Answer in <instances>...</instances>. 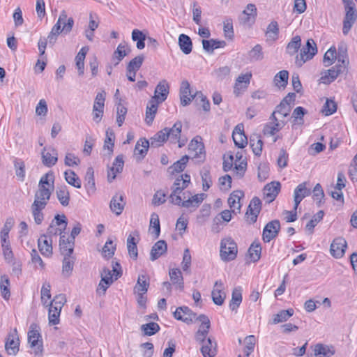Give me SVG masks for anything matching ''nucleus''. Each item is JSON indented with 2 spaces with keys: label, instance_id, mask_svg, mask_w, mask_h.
<instances>
[{
  "label": "nucleus",
  "instance_id": "1",
  "mask_svg": "<svg viewBox=\"0 0 357 357\" xmlns=\"http://www.w3.org/2000/svg\"><path fill=\"white\" fill-rule=\"evenodd\" d=\"M54 189L38 188L34 195V201L31 206V214L36 225L42 224L44 220L43 210L47 206Z\"/></svg>",
  "mask_w": 357,
  "mask_h": 357
},
{
  "label": "nucleus",
  "instance_id": "2",
  "mask_svg": "<svg viewBox=\"0 0 357 357\" xmlns=\"http://www.w3.org/2000/svg\"><path fill=\"white\" fill-rule=\"evenodd\" d=\"M73 25L74 20L73 17L68 18L66 12L65 10H62L56 23L53 26L47 36L49 43L54 44L60 33H69L71 31Z\"/></svg>",
  "mask_w": 357,
  "mask_h": 357
},
{
  "label": "nucleus",
  "instance_id": "3",
  "mask_svg": "<svg viewBox=\"0 0 357 357\" xmlns=\"http://www.w3.org/2000/svg\"><path fill=\"white\" fill-rule=\"evenodd\" d=\"M238 248L231 238H222L220 241V257L224 261H229L236 259Z\"/></svg>",
  "mask_w": 357,
  "mask_h": 357
},
{
  "label": "nucleus",
  "instance_id": "4",
  "mask_svg": "<svg viewBox=\"0 0 357 357\" xmlns=\"http://www.w3.org/2000/svg\"><path fill=\"white\" fill-rule=\"evenodd\" d=\"M185 193H183V199H186ZM206 197V195L204 193L197 194L191 197H188L187 199L183 200L181 197H176L174 200L171 202L173 204L182 206L184 208H189L190 211H195L204 199Z\"/></svg>",
  "mask_w": 357,
  "mask_h": 357
},
{
  "label": "nucleus",
  "instance_id": "5",
  "mask_svg": "<svg viewBox=\"0 0 357 357\" xmlns=\"http://www.w3.org/2000/svg\"><path fill=\"white\" fill-rule=\"evenodd\" d=\"M317 53V45L313 39H308L305 46L301 50L300 54L296 56L295 63L301 67L306 61L312 59Z\"/></svg>",
  "mask_w": 357,
  "mask_h": 357
},
{
  "label": "nucleus",
  "instance_id": "6",
  "mask_svg": "<svg viewBox=\"0 0 357 357\" xmlns=\"http://www.w3.org/2000/svg\"><path fill=\"white\" fill-rule=\"evenodd\" d=\"M40 337L38 326L32 324L28 332V342L30 347L34 351L35 355L40 354L43 351V343L42 340H40Z\"/></svg>",
  "mask_w": 357,
  "mask_h": 357
},
{
  "label": "nucleus",
  "instance_id": "7",
  "mask_svg": "<svg viewBox=\"0 0 357 357\" xmlns=\"http://www.w3.org/2000/svg\"><path fill=\"white\" fill-rule=\"evenodd\" d=\"M190 183V175L185 174L177 177L172 187V191L169 196L170 201L172 202L176 197H181L180 194L183 190L188 188Z\"/></svg>",
  "mask_w": 357,
  "mask_h": 357
},
{
  "label": "nucleus",
  "instance_id": "8",
  "mask_svg": "<svg viewBox=\"0 0 357 357\" xmlns=\"http://www.w3.org/2000/svg\"><path fill=\"white\" fill-rule=\"evenodd\" d=\"M347 68L344 64L337 63L335 66L327 70L321 77V80L324 84H330L333 82L340 75L346 73Z\"/></svg>",
  "mask_w": 357,
  "mask_h": 357
},
{
  "label": "nucleus",
  "instance_id": "9",
  "mask_svg": "<svg viewBox=\"0 0 357 357\" xmlns=\"http://www.w3.org/2000/svg\"><path fill=\"white\" fill-rule=\"evenodd\" d=\"M196 320L199 321L201 324L195 334V340L198 342H204L211 328V321L208 317L203 314L198 316Z\"/></svg>",
  "mask_w": 357,
  "mask_h": 357
},
{
  "label": "nucleus",
  "instance_id": "10",
  "mask_svg": "<svg viewBox=\"0 0 357 357\" xmlns=\"http://www.w3.org/2000/svg\"><path fill=\"white\" fill-rule=\"evenodd\" d=\"M257 15V11L255 5L249 3L247 5L246 9L239 16V22L244 26H250L255 22Z\"/></svg>",
  "mask_w": 357,
  "mask_h": 357
},
{
  "label": "nucleus",
  "instance_id": "11",
  "mask_svg": "<svg viewBox=\"0 0 357 357\" xmlns=\"http://www.w3.org/2000/svg\"><path fill=\"white\" fill-rule=\"evenodd\" d=\"M280 229V221L274 220L266 224L263 230L262 238L264 242L268 243L275 238Z\"/></svg>",
  "mask_w": 357,
  "mask_h": 357
},
{
  "label": "nucleus",
  "instance_id": "12",
  "mask_svg": "<svg viewBox=\"0 0 357 357\" xmlns=\"http://www.w3.org/2000/svg\"><path fill=\"white\" fill-rule=\"evenodd\" d=\"M189 151L193 154L194 158H201L202 160L205 158L204 146L202 142V138L199 136L193 138L188 145Z\"/></svg>",
  "mask_w": 357,
  "mask_h": 357
},
{
  "label": "nucleus",
  "instance_id": "13",
  "mask_svg": "<svg viewBox=\"0 0 357 357\" xmlns=\"http://www.w3.org/2000/svg\"><path fill=\"white\" fill-rule=\"evenodd\" d=\"M174 317L175 319L183 321L186 324H190L197 319V314L186 306L177 307L174 313Z\"/></svg>",
  "mask_w": 357,
  "mask_h": 357
},
{
  "label": "nucleus",
  "instance_id": "14",
  "mask_svg": "<svg viewBox=\"0 0 357 357\" xmlns=\"http://www.w3.org/2000/svg\"><path fill=\"white\" fill-rule=\"evenodd\" d=\"M20 340L15 328L12 333L8 335L5 344V349L8 355H15L19 351Z\"/></svg>",
  "mask_w": 357,
  "mask_h": 357
},
{
  "label": "nucleus",
  "instance_id": "15",
  "mask_svg": "<svg viewBox=\"0 0 357 357\" xmlns=\"http://www.w3.org/2000/svg\"><path fill=\"white\" fill-rule=\"evenodd\" d=\"M347 246V243L344 238L342 237L336 238L331 245V254L335 258H341L344 255Z\"/></svg>",
  "mask_w": 357,
  "mask_h": 357
},
{
  "label": "nucleus",
  "instance_id": "16",
  "mask_svg": "<svg viewBox=\"0 0 357 357\" xmlns=\"http://www.w3.org/2000/svg\"><path fill=\"white\" fill-rule=\"evenodd\" d=\"M281 185L278 181H272L265 185L264 188V197L267 203L275 200L280 190Z\"/></svg>",
  "mask_w": 357,
  "mask_h": 357
},
{
  "label": "nucleus",
  "instance_id": "17",
  "mask_svg": "<svg viewBox=\"0 0 357 357\" xmlns=\"http://www.w3.org/2000/svg\"><path fill=\"white\" fill-rule=\"evenodd\" d=\"M42 162L43 164L48 167L54 166L58 160V153L55 149L52 147H45L42 152Z\"/></svg>",
  "mask_w": 357,
  "mask_h": 357
},
{
  "label": "nucleus",
  "instance_id": "18",
  "mask_svg": "<svg viewBox=\"0 0 357 357\" xmlns=\"http://www.w3.org/2000/svg\"><path fill=\"white\" fill-rule=\"evenodd\" d=\"M311 194V190L307 188V183L303 182L299 184L294 190V210L296 211L301 202Z\"/></svg>",
  "mask_w": 357,
  "mask_h": 357
},
{
  "label": "nucleus",
  "instance_id": "19",
  "mask_svg": "<svg viewBox=\"0 0 357 357\" xmlns=\"http://www.w3.org/2000/svg\"><path fill=\"white\" fill-rule=\"evenodd\" d=\"M169 86L165 79L160 81L155 87L154 96L151 99H155L159 103L164 102L169 94Z\"/></svg>",
  "mask_w": 357,
  "mask_h": 357
},
{
  "label": "nucleus",
  "instance_id": "20",
  "mask_svg": "<svg viewBox=\"0 0 357 357\" xmlns=\"http://www.w3.org/2000/svg\"><path fill=\"white\" fill-rule=\"evenodd\" d=\"M345 11L346 14L343 21L342 33L347 35L356 21L357 11L356 8H349V9L345 10Z\"/></svg>",
  "mask_w": 357,
  "mask_h": 357
},
{
  "label": "nucleus",
  "instance_id": "21",
  "mask_svg": "<svg viewBox=\"0 0 357 357\" xmlns=\"http://www.w3.org/2000/svg\"><path fill=\"white\" fill-rule=\"evenodd\" d=\"M223 289V284L221 281H216L215 282L211 296L213 303L217 305H222L225 300L226 294Z\"/></svg>",
  "mask_w": 357,
  "mask_h": 357
},
{
  "label": "nucleus",
  "instance_id": "22",
  "mask_svg": "<svg viewBox=\"0 0 357 357\" xmlns=\"http://www.w3.org/2000/svg\"><path fill=\"white\" fill-rule=\"evenodd\" d=\"M234 142L238 148H244L248 144L247 137L244 134L243 125L238 124L232 133Z\"/></svg>",
  "mask_w": 357,
  "mask_h": 357
},
{
  "label": "nucleus",
  "instance_id": "23",
  "mask_svg": "<svg viewBox=\"0 0 357 357\" xmlns=\"http://www.w3.org/2000/svg\"><path fill=\"white\" fill-rule=\"evenodd\" d=\"M261 208V200L255 197L252 199L246 212V215H250V222L255 223L257 221L259 213Z\"/></svg>",
  "mask_w": 357,
  "mask_h": 357
},
{
  "label": "nucleus",
  "instance_id": "24",
  "mask_svg": "<svg viewBox=\"0 0 357 357\" xmlns=\"http://www.w3.org/2000/svg\"><path fill=\"white\" fill-rule=\"evenodd\" d=\"M59 234V245L62 255H63L64 257L71 256L74 250V240H70L69 238H66L65 234H63L62 231H60Z\"/></svg>",
  "mask_w": 357,
  "mask_h": 357
},
{
  "label": "nucleus",
  "instance_id": "25",
  "mask_svg": "<svg viewBox=\"0 0 357 357\" xmlns=\"http://www.w3.org/2000/svg\"><path fill=\"white\" fill-rule=\"evenodd\" d=\"M202 343L201 347V352L204 357H215L217 354V344L214 340L208 337L207 340H204V342H200Z\"/></svg>",
  "mask_w": 357,
  "mask_h": 357
},
{
  "label": "nucleus",
  "instance_id": "26",
  "mask_svg": "<svg viewBox=\"0 0 357 357\" xmlns=\"http://www.w3.org/2000/svg\"><path fill=\"white\" fill-rule=\"evenodd\" d=\"M126 202L123 194H116L111 199L109 207L111 211L116 215L122 213Z\"/></svg>",
  "mask_w": 357,
  "mask_h": 357
},
{
  "label": "nucleus",
  "instance_id": "27",
  "mask_svg": "<svg viewBox=\"0 0 357 357\" xmlns=\"http://www.w3.org/2000/svg\"><path fill=\"white\" fill-rule=\"evenodd\" d=\"M124 165V161L122 155H118L114 162L113 166L109 168L107 173V179L109 182H112L115 179L117 173L121 172Z\"/></svg>",
  "mask_w": 357,
  "mask_h": 357
},
{
  "label": "nucleus",
  "instance_id": "28",
  "mask_svg": "<svg viewBox=\"0 0 357 357\" xmlns=\"http://www.w3.org/2000/svg\"><path fill=\"white\" fill-rule=\"evenodd\" d=\"M272 122L265 125L264 133L265 135H273L280 131L286 124V121L278 120L277 118L271 119Z\"/></svg>",
  "mask_w": 357,
  "mask_h": 357
},
{
  "label": "nucleus",
  "instance_id": "29",
  "mask_svg": "<svg viewBox=\"0 0 357 357\" xmlns=\"http://www.w3.org/2000/svg\"><path fill=\"white\" fill-rule=\"evenodd\" d=\"M38 249L41 254L45 257H50L52 254V239H47L45 234L42 235L38 240Z\"/></svg>",
  "mask_w": 357,
  "mask_h": 357
},
{
  "label": "nucleus",
  "instance_id": "30",
  "mask_svg": "<svg viewBox=\"0 0 357 357\" xmlns=\"http://www.w3.org/2000/svg\"><path fill=\"white\" fill-rule=\"evenodd\" d=\"M167 250V245L164 240L157 241L152 247L150 252V259L155 261Z\"/></svg>",
  "mask_w": 357,
  "mask_h": 357
},
{
  "label": "nucleus",
  "instance_id": "31",
  "mask_svg": "<svg viewBox=\"0 0 357 357\" xmlns=\"http://www.w3.org/2000/svg\"><path fill=\"white\" fill-rule=\"evenodd\" d=\"M244 196V194L241 190L234 191L228 198V204L232 209L233 213H240L241 204H240L241 198Z\"/></svg>",
  "mask_w": 357,
  "mask_h": 357
},
{
  "label": "nucleus",
  "instance_id": "32",
  "mask_svg": "<svg viewBox=\"0 0 357 357\" xmlns=\"http://www.w3.org/2000/svg\"><path fill=\"white\" fill-rule=\"evenodd\" d=\"M149 145V141L145 138H141L137 142L134 150V155L138 160H141L146 156Z\"/></svg>",
  "mask_w": 357,
  "mask_h": 357
},
{
  "label": "nucleus",
  "instance_id": "33",
  "mask_svg": "<svg viewBox=\"0 0 357 357\" xmlns=\"http://www.w3.org/2000/svg\"><path fill=\"white\" fill-rule=\"evenodd\" d=\"M313 351L314 355L316 356H324L326 357H330L335 354V349L333 346L321 343L314 345Z\"/></svg>",
  "mask_w": 357,
  "mask_h": 357
},
{
  "label": "nucleus",
  "instance_id": "34",
  "mask_svg": "<svg viewBox=\"0 0 357 357\" xmlns=\"http://www.w3.org/2000/svg\"><path fill=\"white\" fill-rule=\"evenodd\" d=\"M130 52V49L126 43H120L114 51L112 60L114 66L119 63Z\"/></svg>",
  "mask_w": 357,
  "mask_h": 357
},
{
  "label": "nucleus",
  "instance_id": "35",
  "mask_svg": "<svg viewBox=\"0 0 357 357\" xmlns=\"http://www.w3.org/2000/svg\"><path fill=\"white\" fill-rule=\"evenodd\" d=\"M190 95V84L188 81H183L180 89L181 104L183 106L189 105L194 96L189 97Z\"/></svg>",
  "mask_w": 357,
  "mask_h": 357
},
{
  "label": "nucleus",
  "instance_id": "36",
  "mask_svg": "<svg viewBox=\"0 0 357 357\" xmlns=\"http://www.w3.org/2000/svg\"><path fill=\"white\" fill-rule=\"evenodd\" d=\"M159 104L160 103L157 102V100H155V99H151L148 102L146 109L145 121L146 123L149 126L152 124L154 120Z\"/></svg>",
  "mask_w": 357,
  "mask_h": 357
},
{
  "label": "nucleus",
  "instance_id": "37",
  "mask_svg": "<svg viewBox=\"0 0 357 357\" xmlns=\"http://www.w3.org/2000/svg\"><path fill=\"white\" fill-rule=\"evenodd\" d=\"M203 49L208 52L212 53L214 50L218 48H222L225 47L226 42L224 40H218L215 39L202 40Z\"/></svg>",
  "mask_w": 357,
  "mask_h": 357
},
{
  "label": "nucleus",
  "instance_id": "38",
  "mask_svg": "<svg viewBox=\"0 0 357 357\" xmlns=\"http://www.w3.org/2000/svg\"><path fill=\"white\" fill-rule=\"evenodd\" d=\"M149 287V280L147 275H139L137 284L134 287V293H146Z\"/></svg>",
  "mask_w": 357,
  "mask_h": 357
},
{
  "label": "nucleus",
  "instance_id": "39",
  "mask_svg": "<svg viewBox=\"0 0 357 357\" xmlns=\"http://www.w3.org/2000/svg\"><path fill=\"white\" fill-rule=\"evenodd\" d=\"M88 50V47H83L75 56L76 67L80 76L83 75L84 73V59Z\"/></svg>",
  "mask_w": 357,
  "mask_h": 357
},
{
  "label": "nucleus",
  "instance_id": "40",
  "mask_svg": "<svg viewBox=\"0 0 357 357\" xmlns=\"http://www.w3.org/2000/svg\"><path fill=\"white\" fill-rule=\"evenodd\" d=\"M56 197L60 204L63 206H67L70 202V193L66 185H61L57 188Z\"/></svg>",
  "mask_w": 357,
  "mask_h": 357
},
{
  "label": "nucleus",
  "instance_id": "41",
  "mask_svg": "<svg viewBox=\"0 0 357 357\" xmlns=\"http://www.w3.org/2000/svg\"><path fill=\"white\" fill-rule=\"evenodd\" d=\"M178 45L181 50L185 54H188L192 52V43L190 38L185 34H181L178 37Z\"/></svg>",
  "mask_w": 357,
  "mask_h": 357
},
{
  "label": "nucleus",
  "instance_id": "42",
  "mask_svg": "<svg viewBox=\"0 0 357 357\" xmlns=\"http://www.w3.org/2000/svg\"><path fill=\"white\" fill-rule=\"evenodd\" d=\"M168 139V133L165 128L158 132L153 137L150 139V144L153 147H158L163 144Z\"/></svg>",
  "mask_w": 357,
  "mask_h": 357
},
{
  "label": "nucleus",
  "instance_id": "43",
  "mask_svg": "<svg viewBox=\"0 0 357 357\" xmlns=\"http://www.w3.org/2000/svg\"><path fill=\"white\" fill-rule=\"evenodd\" d=\"M94 172L92 167H89L87 169L86 175H85V188H86L87 192L89 194L93 193L96 191V185L94 181Z\"/></svg>",
  "mask_w": 357,
  "mask_h": 357
},
{
  "label": "nucleus",
  "instance_id": "44",
  "mask_svg": "<svg viewBox=\"0 0 357 357\" xmlns=\"http://www.w3.org/2000/svg\"><path fill=\"white\" fill-rule=\"evenodd\" d=\"M242 302V293L241 287L235 288L231 294V299L229 303V308L236 311Z\"/></svg>",
  "mask_w": 357,
  "mask_h": 357
},
{
  "label": "nucleus",
  "instance_id": "45",
  "mask_svg": "<svg viewBox=\"0 0 357 357\" xmlns=\"http://www.w3.org/2000/svg\"><path fill=\"white\" fill-rule=\"evenodd\" d=\"M169 275L172 283L176 284L178 288L182 291L184 285L181 271L178 268H172L169 271Z\"/></svg>",
  "mask_w": 357,
  "mask_h": 357
},
{
  "label": "nucleus",
  "instance_id": "46",
  "mask_svg": "<svg viewBox=\"0 0 357 357\" xmlns=\"http://www.w3.org/2000/svg\"><path fill=\"white\" fill-rule=\"evenodd\" d=\"M75 258L71 256H66L63 260L62 275L65 278H68L73 270Z\"/></svg>",
  "mask_w": 357,
  "mask_h": 357
},
{
  "label": "nucleus",
  "instance_id": "47",
  "mask_svg": "<svg viewBox=\"0 0 357 357\" xmlns=\"http://www.w3.org/2000/svg\"><path fill=\"white\" fill-rule=\"evenodd\" d=\"M49 306V323L51 325H56L59 323V317L61 308L57 307L52 304H47Z\"/></svg>",
  "mask_w": 357,
  "mask_h": 357
},
{
  "label": "nucleus",
  "instance_id": "48",
  "mask_svg": "<svg viewBox=\"0 0 357 357\" xmlns=\"http://www.w3.org/2000/svg\"><path fill=\"white\" fill-rule=\"evenodd\" d=\"M165 130L168 133V138L169 137L172 142L178 140L181 137L182 123L181 121H177L174 124L172 128H165Z\"/></svg>",
  "mask_w": 357,
  "mask_h": 357
},
{
  "label": "nucleus",
  "instance_id": "49",
  "mask_svg": "<svg viewBox=\"0 0 357 357\" xmlns=\"http://www.w3.org/2000/svg\"><path fill=\"white\" fill-rule=\"evenodd\" d=\"M250 144L255 155H260L262 151L263 142L257 135L251 136Z\"/></svg>",
  "mask_w": 357,
  "mask_h": 357
},
{
  "label": "nucleus",
  "instance_id": "50",
  "mask_svg": "<svg viewBox=\"0 0 357 357\" xmlns=\"http://www.w3.org/2000/svg\"><path fill=\"white\" fill-rule=\"evenodd\" d=\"M65 180L66 182L76 188H81V180L78 176L72 170H67L64 172Z\"/></svg>",
  "mask_w": 357,
  "mask_h": 357
},
{
  "label": "nucleus",
  "instance_id": "51",
  "mask_svg": "<svg viewBox=\"0 0 357 357\" xmlns=\"http://www.w3.org/2000/svg\"><path fill=\"white\" fill-rule=\"evenodd\" d=\"M261 247L259 242H253L248 249V254L251 261L256 262L261 257Z\"/></svg>",
  "mask_w": 357,
  "mask_h": 357
},
{
  "label": "nucleus",
  "instance_id": "52",
  "mask_svg": "<svg viewBox=\"0 0 357 357\" xmlns=\"http://www.w3.org/2000/svg\"><path fill=\"white\" fill-rule=\"evenodd\" d=\"M189 157L187 155L183 156L180 160L175 162L172 166L169 167V169L172 174L175 172L179 173L183 172L188 162Z\"/></svg>",
  "mask_w": 357,
  "mask_h": 357
},
{
  "label": "nucleus",
  "instance_id": "53",
  "mask_svg": "<svg viewBox=\"0 0 357 357\" xmlns=\"http://www.w3.org/2000/svg\"><path fill=\"white\" fill-rule=\"evenodd\" d=\"M149 230L151 234L155 235V238H158L160 233V226L159 217L156 213H153L150 220Z\"/></svg>",
  "mask_w": 357,
  "mask_h": 357
},
{
  "label": "nucleus",
  "instance_id": "54",
  "mask_svg": "<svg viewBox=\"0 0 357 357\" xmlns=\"http://www.w3.org/2000/svg\"><path fill=\"white\" fill-rule=\"evenodd\" d=\"M301 46V38L299 36H294L287 44V52L290 55L295 54Z\"/></svg>",
  "mask_w": 357,
  "mask_h": 357
},
{
  "label": "nucleus",
  "instance_id": "55",
  "mask_svg": "<svg viewBox=\"0 0 357 357\" xmlns=\"http://www.w3.org/2000/svg\"><path fill=\"white\" fill-rule=\"evenodd\" d=\"M127 248L130 257L136 260L138 256L137 242L132 234H130L127 238Z\"/></svg>",
  "mask_w": 357,
  "mask_h": 357
},
{
  "label": "nucleus",
  "instance_id": "56",
  "mask_svg": "<svg viewBox=\"0 0 357 357\" xmlns=\"http://www.w3.org/2000/svg\"><path fill=\"white\" fill-rule=\"evenodd\" d=\"M264 54L262 52V47L260 45H256L249 52L248 59L251 62L258 61L262 60Z\"/></svg>",
  "mask_w": 357,
  "mask_h": 357
},
{
  "label": "nucleus",
  "instance_id": "57",
  "mask_svg": "<svg viewBox=\"0 0 357 357\" xmlns=\"http://www.w3.org/2000/svg\"><path fill=\"white\" fill-rule=\"evenodd\" d=\"M337 59V50L335 47H330L325 53L323 59L324 65L326 67L331 66Z\"/></svg>",
  "mask_w": 357,
  "mask_h": 357
},
{
  "label": "nucleus",
  "instance_id": "58",
  "mask_svg": "<svg viewBox=\"0 0 357 357\" xmlns=\"http://www.w3.org/2000/svg\"><path fill=\"white\" fill-rule=\"evenodd\" d=\"M14 225V220L12 218H7L3 227L1 231V242L6 243L9 242L8 234Z\"/></svg>",
  "mask_w": 357,
  "mask_h": 357
},
{
  "label": "nucleus",
  "instance_id": "59",
  "mask_svg": "<svg viewBox=\"0 0 357 357\" xmlns=\"http://www.w3.org/2000/svg\"><path fill=\"white\" fill-rule=\"evenodd\" d=\"M289 73L287 70H281L274 77V82L278 87L284 88L288 83Z\"/></svg>",
  "mask_w": 357,
  "mask_h": 357
},
{
  "label": "nucleus",
  "instance_id": "60",
  "mask_svg": "<svg viewBox=\"0 0 357 357\" xmlns=\"http://www.w3.org/2000/svg\"><path fill=\"white\" fill-rule=\"evenodd\" d=\"M54 174L50 172L44 174L38 183V188H50L54 189Z\"/></svg>",
  "mask_w": 357,
  "mask_h": 357
},
{
  "label": "nucleus",
  "instance_id": "61",
  "mask_svg": "<svg viewBox=\"0 0 357 357\" xmlns=\"http://www.w3.org/2000/svg\"><path fill=\"white\" fill-rule=\"evenodd\" d=\"M294 314L293 309H288L286 310H281L278 314L274 315L273 323L277 324L278 323L286 321Z\"/></svg>",
  "mask_w": 357,
  "mask_h": 357
},
{
  "label": "nucleus",
  "instance_id": "62",
  "mask_svg": "<svg viewBox=\"0 0 357 357\" xmlns=\"http://www.w3.org/2000/svg\"><path fill=\"white\" fill-rule=\"evenodd\" d=\"M291 110V107L289 105H287L284 103L280 102V105H278L273 112L272 113L270 119H275L276 118L275 114H279L282 116V117L284 118L289 115L290 112Z\"/></svg>",
  "mask_w": 357,
  "mask_h": 357
},
{
  "label": "nucleus",
  "instance_id": "63",
  "mask_svg": "<svg viewBox=\"0 0 357 357\" xmlns=\"http://www.w3.org/2000/svg\"><path fill=\"white\" fill-rule=\"evenodd\" d=\"M141 330L145 335H153L160 330V326L157 323L150 322L141 326Z\"/></svg>",
  "mask_w": 357,
  "mask_h": 357
},
{
  "label": "nucleus",
  "instance_id": "64",
  "mask_svg": "<svg viewBox=\"0 0 357 357\" xmlns=\"http://www.w3.org/2000/svg\"><path fill=\"white\" fill-rule=\"evenodd\" d=\"M337 63L344 64L347 68L349 65V59L347 55V50L344 45L339 46L338 52H337Z\"/></svg>",
  "mask_w": 357,
  "mask_h": 357
}]
</instances>
